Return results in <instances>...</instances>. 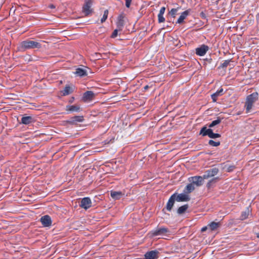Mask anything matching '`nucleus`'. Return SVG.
<instances>
[{
    "mask_svg": "<svg viewBox=\"0 0 259 259\" xmlns=\"http://www.w3.org/2000/svg\"><path fill=\"white\" fill-rule=\"evenodd\" d=\"M41 48V44L38 41H34L31 40H26L22 41L19 47L18 50L20 52H24L26 50L33 49H40Z\"/></svg>",
    "mask_w": 259,
    "mask_h": 259,
    "instance_id": "1",
    "label": "nucleus"
},
{
    "mask_svg": "<svg viewBox=\"0 0 259 259\" xmlns=\"http://www.w3.org/2000/svg\"><path fill=\"white\" fill-rule=\"evenodd\" d=\"M258 95L257 92H254L247 97L245 104L246 113L250 112L253 107V104L258 99Z\"/></svg>",
    "mask_w": 259,
    "mask_h": 259,
    "instance_id": "2",
    "label": "nucleus"
},
{
    "mask_svg": "<svg viewBox=\"0 0 259 259\" xmlns=\"http://www.w3.org/2000/svg\"><path fill=\"white\" fill-rule=\"evenodd\" d=\"M169 232V230L167 228L165 227L162 228H156V229L152 230L149 233L150 236L152 237L158 236H162L166 234Z\"/></svg>",
    "mask_w": 259,
    "mask_h": 259,
    "instance_id": "3",
    "label": "nucleus"
},
{
    "mask_svg": "<svg viewBox=\"0 0 259 259\" xmlns=\"http://www.w3.org/2000/svg\"><path fill=\"white\" fill-rule=\"evenodd\" d=\"M93 4V0H85L84 4L82 7V12L85 16H89L93 12V9L91 8Z\"/></svg>",
    "mask_w": 259,
    "mask_h": 259,
    "instance_id": "4",
    "label": "nucleus"
},
{
    "mask_svg": "<svg viewBox=\"0 0 259 259\" xmlns=\"http://www.w3.org/2000/svg\"><path fill=\"white\" fill-rule=\"evenodd\" d=\"M219 171V170L217 167H213L207 170L205 174L202 176V177L204 179H207L217 175Z\"/></svg>",
    "mask_w": 259,
    "mask_h": 259,
    "instance_id": "5",
    "label": "nucleus"
},
{
    "mask_svg": "<svg viewBox=\"0 0 259 259\" xmlns=\"http://www.w3.org/2000/svg\"><path fill=\"white\" fill-rule=\"evenodd\" d=\"M192 10L191 9H188L181 13V15L176 21V23L179 24L184 23V20L190 14Z\"/></svg>",
    "mask_w": 259,
    "mask_h": 259,
    "instance_id": "6",
    "label": "nucleus"
},
{
    "mask_svg": "<svg viewBox=\"0 0 259 259\" xmlns=\"http://www.w3.org/2000/svg\"><path fill=\"white\" fill-rule=\"evenodd\" d=\"M208 49L209 48L207 46L202 45L200 47L196 48L195 53L198 56H203L208 51Z\"/></svg>",
    "mask_w": 259,
    "mask_h": 259,
    "instance_id": "7",
    "label": "nucleus"
},
{
    "mask_svg": "<svg viewBox=\"0 0 259 259\" xmlns=\"http://www.w3.org/2000/svg\"><path fill=\"white\" fill-rule=\"evenodd\" d=\"M125 16L123 13L120 14L117 19L116 25L119 31L122 30L124 25V19Z\"/></svg>",
    "mask_w": 259,
    "mask_h": 259,
    "instance_id": "8",
    "label": "nucleus"
},
{
    "mask_svg": "<svg viewBox=\"0 0 259 259\" xmlns=\"http://www.w3.org/2000/svg\"><path fill=\"white\" fill-rule=\"evenodd\" d=\"M79 206L85 210L90 208L92 206V201L89 197H84L82 199Z\"/></svg>",
    "mask_w": 259,
    "mask_h": 259,
    "instance_id": "9",
    "label": "nucleus"
},
{
    "mask_svg": "<svg viewBox=\"0 0 259 259\" xmlns=\"http://www.w3.org/2000/svg\"><path fill=\"white\" fill-rule=\"evenodd\" d=\"M159 252L156 250L147 252L145 255V259H157L159 257Z\"/></svg>",
    "mask_w": 259,
    "mask_h": 259,
    "instance_id": "10",
    "label": "nucleus"
},
{
    "mask_svg": "<svg viewBox=\"0 0 259 259\" xmlns=\"http://www.w3.org/2000/svg\"><path fill=\"white\" fill-rule=\"evenodd\" d=\"M191 180L190 181L192 182V184L196 185L197 187L201 186L203 184V178L202 176H194L190 178Z\"/></svg>",
    "mask_w": 259,
    "mask_h": 259,
    "instance_id": "11",
    "label": "nucleus"
},
{
    "mask_svg": "<svg viewBox=\"0 0 259 259\" xmlns=\"http://www.w3.org/2000/svg\"><path fill=\"white\" fill-rule=\"evenodd\" d=\"M83 121L84 117L83 116H74L71 117L67 122L70 124H76L78 122H82Z\"/></svg>",
    "mask_w": 259,
    "mask_h": 259,
    "instance_id": "12",
    "label": "nucleus"
},
{
    "mask_svg": "<svg viewBox=\"0 0 259 259\" xmlns=\"http://www.w3.org/2000/svg\"><path fill=\"white\" fill-rule=\"evenodd\" d=\"M40 222L45 227H50L52 225V220L48 215H45L40 218Z\"/></svg>",
    "mask_w": 259,
    "mask_h": 259,
    "instance_id": "13",
    "label": "nucleus"
},
{
    "mask_svg": "<svg viewBox=\"0 0 259 259\" xmlns=\"http://www.w3.org/2000/svg\"><path fill=\"white\" fill-rule=\"evenodd\" d=\"M176 201L178 202L188 201L190 200V198L188 195L186 193H181L177 194L176 193Z\"/></svg>",
    "mask_w": 259,
    "mask_h": 259,
    "instance_id": "14",
    "label": "nucleus"
},
{
    "mask_svg": "<svg viewBox=\"0 0 259 259\" xmlns=\"http://www.w3.org/2000/svg\"><path fill=\"white\" fill-rule=\"evenodd\" d=\"M176 193L173 194L169 198L168 202L166 204V209L168 211H170L174 206L175 201L176 200Z\"/></svg>",
    "mask_w": 259,
    "mask_h": 259,
    "instance_id": "15",
    "label": "nucleus"
},
{
    "mask_svg": "<svg viewBox=\"0 0 259 259\" xmlns=\"http://www.w3.org/2000/svg\"><path fill=\"white\" fill-rule=\"evenodd\" d=\"M95 97V94L92 91H87L83 95V99L84 101L92 100Z\"/></svg>",
    "mask_w": 259,
    "mask_h": 259,
    "instance_id": "16",
    "label": "nucleus"
},
{
    "mask_svg": "<svg viewBox=\"0 0 259 259\" xmlns=\"http://www.w3.org/2000/svg\"><path fill=\"white\" fill-rule=\"evenodd\" d=\"M34 121V118L31 116H23L21 118V123L24 124H29Z\"/></svg>",
    "mask_w": 259,
    "mask_h": 259,
    "instance_id": "17",
    "label": "nucleus"
},
{
    "mask_svg": "<svg viewBox=\"0 0 259 259\" xmlns=\"http://www.w3.org/2000/svg\"><path fill=\"white\" fill-rule=\"evenodd\" d=\"M165 11V8L164 7H161L160 9V11L158 14V23H163L165 21V18L163 17Z\"/></svg>",
    "mask_w": 259,
    "mask_h": 259,
    "instance_id": "18",
    "label": "nucleus"
},
{
    "mask_svg": "<svg viewBox=\"0 0 259 259\" xmlns=\"http://www.w3.org/2000/svg\"><path fill=\"white\" fill-rule=\"evenodd\" d=\"M66 110L71 112H79L80 111V107L77 105H67L66 107Z\"/></svg>",
    "mask_w": 259,
    "mask_h": 259,
    "instance_id": "19",
    "label": "nucleus"
},
{
    "mask_svg": "<svg viewBox=\"0 0 259 259\" xmlns=\"http://www.w3.org/2000/svg\"><path fill=\"white\" fill-rule=\"evenodd\" d=\"M110 195L114 200H119L123 195V193L121 191H111Z\"/></svg>",
    "mask_w": 259,
    "mask_h": 259,
    "instance_id": "20",
    "label": "nucleus"
},
{
    "mask_svg": "<svg viewBox=\"0 0 259 259\" xmlns=\"http://www.w3.org/2000/svg\"><path fill=\"white\" fill-rule=\"evenodd\" d=\"M221 226V222H212L208 224V229L211 231H215Z\"/></svg>",
    "mask_w": 259,
    "mask_h": 259,
    "instance_id": "21",
    "label": "nucleus"
},
{
    "mask_svg": "<svg viewBox=\"0 0 259 259\" xmlns=\"http://www.w3.org/2000/svg\"><path fill=\"white\" fill-rule=\"evenodd\" d=\"M181 9L180 7H178L177 8L171 9L167 14V18L168 19L169 17L171 18H175L177 15V12Z\"/></svg>",
    "mask_w": 259,
    "mask_h": 259,
    "instance_id": "22",
    "label": "nucleus"
},
{
    "mask_svg": "<svg viewBox=\"0 0 259 259\" xmlns=\"http://www.w3.org/2000/svg\"><path fill=\"white\" fill-rule=\"evenodd\" d=\"M74 73L79 77H84L88 75L87 70L81 68H77Z\"/></svg>",
    "mask_w": 259,
    "mask_h": 259,
    "instance_id": "23",
    "label": "nucleus"
},
{
    "mask_svg": "<svg viewBox=\"0 0 259 259\" xmlns=\"http://www.w3.org/2000/svg\"><path fill=\"white\" fill-rule=\"evenodd\" d=\"M223 92V89L222 88L220 89L216 92L211 95V99L213 102H215L218 99L219 96L222 95Z\"/></svg>",
    "mask_w": 259,
    "mask_h": 259,
    "instance_id": "24",
    "label": "nucleus"
},
{
    "mask_svg": "<svg viewBox=\"0 0 259 259\" xmlns=\"http://www.w3.org/2000/svg\"><path fill=\"white\" fill-rule=\"evenodd\" d=\"M195 189L194 186L193 184L190 183L188 184L184 190V192L188 195V194L190 193L192 191H193Z\"/></svg>",
    "mask_w": 259,
    "mask_h": 259,
    "instance_id": "25",
    "label": "nucleus"
},
{
    "mask_svg": "<svg viewBox=\"0 0 259 259\" xmlns=\"http://www.w3.org/2000/svg\"><path fill=\"white\" fill-rule=\"evenodd\" d=\"M210 131L211 128H207L206 126H203L200 130V134L202 135L203 136H208L209 137V134H210L209 131Z\"/></svg>",
    "mask_w": 259,
    "mask_h": 259,
    "instance_id": "26",
    "label": "nucleus"
},
{
    "mask_svg": "<svg viewBox=\"0 0 259 259\" xmlns=\"http://www.w3.org/2000/svg\"><path fill=\"white\" fill-rule=\"evenodd\" d=\"M188 204H185L184 205H182L178 208L177 210V213L179 214H181L184 213L186 210L188 208Z\"/></svg>",
    "mask_w": 259,
    "mask_h": 259,
    "instance_id": "27",
    "label": "nucleus"
},
{
    "mask_svg": "<svg viewBox=\"0 0 259 259\" xmlns=\"http://www.w3.org/2000/svg\"><path fill=\"white\" fill-rule=\"evenodd\" d=\"M219 179H220L219 177H215V178H212V179L209 180L208 182V183H207V187L208 188H209L211 186L212 184L215 183L217 182H218L219 180Z\"/></svg>",
    "mask_w": 259,
    "mask_h": 259,
    "instance_id": "28",
    "label": "nucleus"
},
{
    "mask_svg": "<svg viewBox=\"0 0 259 259\" xmlns=\"http://www.w3.org/2000/svg\"><path fill=\"white\" fill-rule=\"evenodd\" d=\"M249 210L248 209L244 211H243L240 216L241 219L242 220H244L247 219L249 215Z\"/></svg>",
    "mask_w": 259,
    "mask_h": 259,
    "instance_id": "29",
    "label": "nucleus"
},
{
    "mask_svg": "<svg viewBox=\"0 0 259 259\" xmlns=\"http://www.w3.org/2000/svg\"><path fill=\"white\" fill-rule=\"evenodd\" d=\"M221 122V119L218 117L216 120L212 121L211 123L208 125L209 127H212L220 123Z\"/></svg>",
    "mask_w": 259,
    "mask_h": 259,
    "instance_id": "30",
    "label": "nucleus"
},
{
    "mask_svg": "<svg viewBox=\"0 0 259 259\" xmlns=\"http://www.w3.org/2000/svg\"><path fill=\"white\" fill-rule=\"evenodd\" d=\"M71 93V90L69 86H66L64 90L62 92L64 96L69 95Z\"/></svg>",
    "mask_w": 259,
    "mask_h": 259,
    "instance_id": "31",
    "label": "nucleus"
},
{
    "mask_svg": "<svg viewBox=\"0 0 259 259\" xmlns=\"http://www.w3.org/2000/svg\"><path fill=\"white\" fill-rule=\"evenodd\" d=\"M209 132H210V134H209V137L210 138L215 139L217 138H220L221 137L220 134L217 133H213L212 129H211V131Z\"/></svg>",
    "mask_w": 259,
    "mask_h": 259,
    "instance_id": "32",
    "label": "nucleus"
},
{
    "mask_svg": "<svg viewBox=\"0 0 259 259\" xmlns=\"http://www.w3.org/2000/svg\"><path fill=\"white\" fill-rule=\"evenodd\" d=\"M235 168H236L235 166L233 165H225L224 166V167H223L224 169L226 168V171L227 172H231V171H233Z\"/></svg>",
    "mask_w": 259,
    "mask_h": 259,
    "instance_id": "33",
    "label": "nucleus"
},
{
    "mask_svg": "<svg viewBox=\"0 0 259 259\" xmlns=\"http://www.w3.org/2000/svg\"><path fill=\"white\" fill-rule=\"evenodd\" d=\"M231 62V60H225L223 63L221 64V65L218 67L219 68H226L230 63Z\"/></svg>",
    "mask_w": 259,
    "mask_h": 259,
    "instance_id": "34",
    "label": "nucleus"
},
{
    "mask_svg": "<svg viewBox=\"0 0 259 259\" xmlns=\"http://www.w3.org/2000/svg\"><path fill=\"white\" fill-rule=\"evenodd\" d=\"M208 144L210 146H214V147H217V146H219V145H220L221 143L219 141L216 142V141H214L212 140H210L208 141Z\"/></svg>",
    "mask_w": 259,
    "mask_h": 259,
    "instance_id": "35",
    "label": "nucleus"
},
{
    "mask_svg": "<svg viewBox=\"0 0 259 259\" xmlns=\"http://www.w3.org/2000/svg\"><path fill=\"white\" fill-rule=\"evenodd\" d=\"M108 10H106L104 11L103 16L101 20V23H103L106 20V19H107V17H108Z\"/></svg>",
    "mask_w": 259,
    "mask_h": 259,
    "instance_id": "36",
    "label": "nucleus"
},
{
    "mask_svg": "<svg viewBox=\"0 0 259 259\" xmlns=\"http://www.w3.org/2000/svg\"><path fill=\"white\" fill-rule=\"evenodd\" d=\"M22 58L26 62H29L32 60L31 56L29 55H24L22 56Z\"/></svg>",
    "mask_w": 259,
    "mask_h": 259,
    "instance_id": "37",
    "label": "nucleus"
},
{
    "mask_svg": "<svg viewBox=\"0 0 259 259\" xmlns=\"http://www.w3.org/2000/svg\"><path fill=\"white\" fill-rule=\"evenodd\" d=\"M118 30H118V28H117V29H115V30L113 31V33H112V35H111V37H112V38H115V37H116L117 36V33H118Z\"/></svg>",
    "mask_w": 259,
    "mask_h": 259,
    "instance_id": "38",
    "label": "nucleus"
},
{
    "mask_svg": "<svg viewBox=\"0 0 259 259\" xmlns=\"http://www.w3.org/2000/svg\"><path fill=\"white\" fill-rule=\"evenodd\" d=\"M125 6L126 8H130L131 5L132 0H125Z\"/></svg>",
    "mask_w": 259,
    "mask_h": 259,
    "instance_id": "39",
    "label": "nucleus"
},
{
    "mask_svg": "<svg viewBox=\"0 0 259 259\" xmlns=\"http://www.w3.org/2000/svg\"><path fill=\"white\" fill-rule=\"evenodd\" d=\"M200 15L201 17L202 18H206L205 14L203 12H201L200 14Z\"/></svg>",
    "mask_w": 259,
    "mask_h": 259,
    "instance_id": "40",
    "label": "nucleus"
},
{
    "mask_svg": "<svg viewBox=\"0 0 259 259\" xmlns=\"http://www.w3.org/2000/svg\"><path fill=\"white\" fill-rule=\"evenodd\" d=\"M207 229H208V226H205V227H202V228H201V232H204V231H206V230H207Z\"/></svg>",
    "mask_w": 259,
    "mask_h": 259,
    "instance_id": "41",
    "label": "nucleus"
},
{
    "mask_svg": "<svg viewBox=\"0 0 259 259\" xmlns=\"http://www.w3.org/2000/svg\"><path fill=\"white\" fill-rule=\"evenodd\" d=\"M48 7L50 9H55L56 6L53 4H50L49 5Z\"/></svg>",
    "mask_w": 259,
    "mask_h": 259,
    "instance_id": "42",
    "label": "nucleus"
},
{
    "mask_svg": "<svg viewBox=\"0 0 259 259\" xmlns=\"http://www.w3.org/2000/svg\"><path fill=\"white\" fill-rule=\"evenodd\" d=\"M149 87L148 85H145L144 87V91H146L147 90H148V89H149Z\"/></svg>",
    "mask_w": 259,
    "mask_h": 259,
    "instance_id": "43",
    "label": "nucleus"
},
{
    "mask_svg": "<svg viewBox=\"0 0 259 259\" xmlns=\"http://www.w3.org/2000/svg\"><path fill=\"white\" fill-rule=\"evenodd\" d=\"M257 238H259V232L255 233Z\"/></svg>",
    "mask_w": 259,
    "mask_h": 259,
    "instance_id": "44",
    "label": "nucleus"
}]
</instances>
